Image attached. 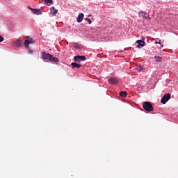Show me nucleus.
Listing matches in <instances>:
<instances>
[{
    "instance_id": "f257e3e1",
    "label": "nucleus",
    "mask_w": 178,
    "mask_h": 178,
    "mask_svg": "<svg viewBox=\"0 0 178 178\" xmlns=\"http://www.w3.org/2000/svg\"><path fill=\"white\" fill-rule=\"evenodd\" d=\"M41 55L42 58L44 60H49V62H54V63L59 62V58H55L51 54L45 53V51H42Z\"/></svg>"
},
{
    "instance_id": "f03ea898",
    "label": "nucleus",
    "mask_w": 178,
    "mask_h": 178,
    "mask_svg": "<svg viewBox=\"0 0 178 178\" xmlns=\"http://www.w3.org/2000/svg\"><path fill=\"white\" fill-rule=\"evenodd\" d=\"M143 109H145L147 112H152V111H154V107L149 102H145L143 104Z\"/></svg>"
},
{
    "instance_id": "7ed1b4c3",
    "label": "nucleus",
    "mask_w": 178,
    "mask_h": 178,
    "mask_svg": "<svg viewBox=\"0 0 178 178\" xmlns=\"http://www.w3.org/2000/svg\"><path fill=\"white\" fill-rule=\"evenodd\" d=\"M169 99H170V94L168 93V94L165 95L163 97V98L161 99V104L165 105V104H166V102H168V101H169Z\"/></svg>"
},
{
    "instance_id": "20e7f679",
    "label": "nucleus",
    "mask_w": 178,
    "mask_h": 178,
    "mask_svg": "<svg viewBox=\"0 0 178 178\" xmlns=\"http://www.w3.org/2000/svg\"><path fill=\"white\" fill-rule=\"evenodd\" d=\"M139 17H143V19H146L147 20H151L149 15L145 13V12H140L138 13Z\"/></svg>"
},
{
    "instance_id": "39448f33",
    "label": "nucleus",
    "mask_w": 178,
    "mask_h": 178,
    "mask_svg": "<svg viewBox=\"0 0 178 178\" xmlns=\"http://www.w3.org/2000/svg\"><path fill=\"white\" fill-rule=\"evenodd\" d=\"M74 62H83L86 60V56H76L74 57Z\"/></svg>"
},
{
    "instance_id": "423d86ee",
    "label": "nucleus",
    "mask_w": 178,
    "mask_h": 178,
    "mask_svg": "<svg viewBox=\"0 0 178 178\" xmlns=\"http://www.w3.org/2000/svg\"><path fill=\"white\" fill-rule=\"evenodd\" d=\"M13 44L14 47H16L17 48H19V47H22V41L17 39L16 41L13 42Z\"/></svg>"
},
{
    "instance_id": "0eeeda50",
    "label": "nucleus",
    "mask_w": 178,
    "mask_h": 178,
    "mask_svg": "<svg viewBox=\"0 0 178 178\" xmlns=\"http://www.w3.org/2000/svg\"><path fill=\"white\" fill-rule=\"evenodd\" d=\"M108 83H110L111 84H118V83H119V81L116 78L113 77L108 79Z\"/></svg>"
},
{
    "instance_id": "6e6552de",
    "label": "nucleus",
    "mask_w": 178,
    "mask_h": 178,
    "mask_svg": "<svg viewBox=\"0 0 178 178\" xmlns=\"http://www.w3.org/2000/svg\"><path fill=\"white\" fill-rule=\"evenodd\" d=\"M83 19H84V14L80 13L78 15V17L76 19V22L78 23H81L83 22Z\"/></svg>"
},
{
    "instance_id": "1a4fd4ad",
    "label": "nucleus",
    "mask_w": 178,
    "mask_h": 178,
    "mask_svg": "<svg viewBox=\"0 0 178 178\" xmlns=\"http://www.w3.org/2000/svg\"><path fill=\"white\" fill-rule=\"evenodd\" d=\"M136 42L138 44V48H140V47H145V42L144 40H138Z\"/></svg>"
},
{
    "instance_id": "9d476101",
    "label": "nucleus",
    "mask_w": 178,
    "mask_h": 178,
    "mask_svg": "<svg viewBox=\"0 0 178 178\" xmlns=\"http://www.w3.org/2000/svg\"><path fill=\"white\" fill-rule=\"evenodd\" d=\"M33 15H42V12L40 9L34 8L33 10L32 11Z\"/></svg>"
},
{
    "instance_id": "9b49d317",
    "label": "nucleus",
    "mask_w": 178,
    "mask_h": 178,
    "mask_svg": "<svg viewBox=\"0 0 178 178\" xmlns=\"http://www.w3.org/2000/svg\"><path fill=\"white\" fill-rule=\"evenodd\" d=\"M71 65L72 67V69H80V67H81V65L77 64V63H72Z\"/></svg>"
},
{
    "instance_id": "f8f14e48",
    "label": "nucleus",
    "mask_w": 178,
    "mask_h": 178,
    "mask_svg": "<svg viewBox=\"0 0 178 178\" xmlns=\"http://www.w3.org/2000/svg\"><path fill=\"white\" fill-rule=\"evenodd\" d=\"M50 12L53 16L56 15V13H58V10L55 9V7H51L50 8Z\"/></svg>"
},
{
    "instance_id": "ddd939ff",
    "label": "nucleus",
    "mask_w": 178,
    "mask_h": 178,
    "mask_svg": "<svg viewBox=\"0 0 178 178\" xmlns=\"http://www.w3.org/2000/svg\"><path fill=\"white\" fill-rule=\"evenodd\" d=\"M43 1L48 6H51V5H54V1L53 0H43Z\"/></svg>"
},
{
    "instance_id": "4468645a",
    "label": "nucleus",
    "mask_w": 178,
    "mask_h": 178,
    "mask_svg": "<svg viewBox=\"0 0 178 178\" xmlns=\"http://www.w3.org/2000/svg\"><path fill=\"white\" fill-rule=\"evenodd\" d=\"M154 60H156V62H162L163 58L161 56H156L154 57Z\"/></svg>"
},
{
    "instance_id": "2eb2a0df",
    "label": "nucleus",
    "mask_w": 178,
    "mask_h": 178,
    "mask_svg": "<svg viewBox=\"0 0 178 178\" xmlns=\"http://www.w3.org/2000/svg\"><path fill=\"white\" fill-rule=\"evenodd\" d=\"M120 95L122 98H126V97H127V93L126 92L122 91V92H120Z\"/></svg>"
},
{
    "instance_id": "dca6fc26",
    "label": "nucleus",
    "mask_w": 178,
    "mask_h": 178,
    "mask_svg": "<svg viewBox=\"0 0 178 178\" xmlns=\"http://www.w3.org/2000/svg\"><path fill=\"white\" fill-rule=\"evenodd\" d=\"M25 48H29V45H30V40H26L25 42H24Z\"/></svg>"
},
{
    "instance_id": "f3484780",
    "label": "nucleus",
    "mask_w": 178,
    "mask_h": 178,
    "mask_svg": "<svg viewBox=\"0 0 178 178\" xmlns=\"http://www.w3.org/2000/svg\"><path fill=\"white\" fill-rule=\"evenodd\" d=\"M74 49H80V44H77V43H75L74 44Z\"/></svg>"
},
{
    "instance_id": "a211bd4d",
    "label": "nucleus",
    "mask_w": 178,
    "mask_h": 178,
    "mask_svg": "<svg viewBox=\"0 0 178 178\" xmlns=\"http://www.w3.org/2000/svg\"><path fill=\"white\" fill-rule=\"evenodd\" d=\"M85 20L86 22H88L89 23V24H91V23H92V22L91 21V19H90L89 18H86Z\"/></svg>"
},
{
    "instance_id": "6ab92c4d",
    "label": "nucleus",
    "mask_w": 178,
    "mask_h": 178,
    "mask_svg": "<svg viewBox=\"0 0 178 178\" xmlns=\"http://www.w3.org/2000/svg\"><path fill=\"white\" fill-rule=\"evenodd\" d=\"M143 67H136V70H138V72H141L143 70Z\"/></svg>"
},
{
    "instance_id": "aec40b11",
    "label": "nucleus",
    "mask_w": 178,
    "mask_h": 178,
    "mask_svg": "<svg viewBox=\"0 0 178 178\" xmlns=\"http://www.w3.org/2000/svg\"><path fill=\"white\" fill-rule=\"evenodd\" d=\"M29 40H30V44H34V41L33 40V39L29 38Z\"/></svg>"
},
{
    "instance_id": "412c9836",
    "label": "nucleus",
    "mask_w": 178,
    "mask_h": 178,
    "mask_svg": "<svg viewBox=\"0 0 178 178\" xmlns=\"http://www.w3.org/2000/svg\"><path fill=\"white\" fill-rule=\"evenodd\" d=\"M3 41V37L0 35V42H2Z\"/></svg>"
},
{
    "instance_id": "4be33fe9",
    "label": "nucleus",
    "mask_w": 178,
    "mask_h": 178,
    "mask_svg": "<svg viewBox=\"0 0 178 178\" xmlns=\"http://www.w3.org/2000/svg\"><path fill=\"white\" fill-rule=\"evenodd\" d=\"M28 8L30 9V10H32V12L34 10V8L30 7V6H28Z\"/></svg>"
},
{
    "instance_id": "5701e85b",
    "label": "nucleus",
    "mask_w": 178,
    "mask_h": 178,
    "mask_svg": "<svg viewBox=\"0 0 178 178\" xmlns=\"http://www.w3.org/2000/svg\"><path fill=\"white\" fill-rule=\"evenodd\" d=\"M159 45H161V47H163V44H162V43L161 42H159Z\"/></svg>"
},
{
    "instance_id": "b1692460",
    "label": "nucleus",
    "mask_w": 178,
    "mask_h": 178,
    "mask_svg": "<svg viewBox=\"0 0 178 178\" xmlns=\"http://www.w3.org/2000/svg\"><path fill=\"white\" fill-rule=\"evenodd\" d=\"M155 44H159V42H155Z\"/></svg>"
}]
</instances>
